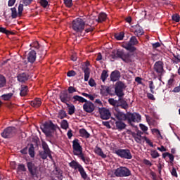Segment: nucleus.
<instances>
[{"instance_id": "27", "label": "nucleus", "mask_w": 180, "mask_h": 180, "mask_svg": "<svg viewBox=\"0 0 180 180\" xmlns=\"http://www.w3.org/2000/svg\"><path fill=\"white\" fill-rule=\"evenodd\" d=\"M122 60L124 63H131L133 61V56L130 55V53H125Z\"/></svg>"}, {"instance_id": "61", "label": "nucleus", "mask_w": 180, "mask_h": 180, "mask_svg": "<svg viewBox=\"0 0 180 180\" xmlns=\"http://www.w3.org/2000/svg\"><path fill=\"white\" fill-rule=\"evenodd\" d=\"M68 77H75V71L74 70H70L68 72L67 74Z\"/></svg>"}, {"instance_id": "25", "label": "nucleus", "mask_w": 180, "mask_h": 180, "mask_svg": "<svg viewBox=\"0 0 180 180\" xmlns=\"http://www.w3.org/2000/svg\"><path fill=\"white\" fill-rule=\"evenodd\" d=\"M27 60L30 63H34V61H36V51H30L28 53Z\"/></svg>"}, {"instance_id": "49", "label": "nucleus", "mask_w": 180, "mask_h": 180, "mask_svg": "<svg viewBox=\"0 0 180 180\" xmlns=\"http://www.w3.org/2000/svg\"><path fill=\"white\" fill-rule=\"evenodd\" d=\"M152 133H155V134H157V136H158V137H160V139H162V136L161 135V132H160V130H158V129H152Z\"/></svg>"}, {"instance_id": "6", "label": "nucleus", "mask_w": 180, "mask_h": 180, "mask_svg": "<svg viewBox=\"0 0 180 180\" xmlns=\"http://www.w3.org/2000/svg\"><path fill=\"white\" fill-rule=\"evenodd\" d=\"M69 165L71 168H73V169H78L82 178H83L84 179H86V172H85V169H84L82 165L79 164L78 162L72 160L71 162L69 163Z\"/></svg>"}, {"instance_id": "45", "label": "nucleus", "mask_w": 180, "mask_h": 180, "mask_svg": "<svg viewBox=\"0 0 180 180\" xmlns=\"http://www.w3.org/2000/svg\"><path fill=\"white\" fill-rule=\"evenodd\" d=\"M150 155L152 158H158V157H160V154L157 150H152L150 152Z\"/></svg>"}, {"instance_id": "18", "label": "nucleus", "mask_w": 180, "mask_h": 180, "mask_svg": "<svg viewBox=\"0 0 180 180\" xmlns=\"http://www.w3.org/2000/svg\"><path fill=\"white\" fill-rule=\"evenodd\" d=\"M125 54L126 53H124L123 50H120V49L114 50L112 51L111 57L112 58H113V60H115V58H121V60H123V58L124 57Z\"/></svg>"}, {"instance_id": "55", "label": "nucleus", "mask_w": 180, "mask_h": 180, "mask_svg": "<svg viewBox=\"0 0 180 180\" xmlns=\"http://www.w3.org/2000/svg\"><path fill=\"white\" fill-rule=\"evenodd\" d=\"M139 127L141 130H142L143 131H147V130H148V127H147L146 125L143 124H140Z\"/></svg>"}, {"instance_id": "50", "label": "nucleus", "mask_w": 180, "mask_h": 180, "mask_svg": "<svg viewBox=\"0 0 180 180\" xmlns=\"http://www.w3.org/2000/svg\"><path fill=\"white\" fill-rule=\"evenodd\" d=\"M172 20H174V22H179L180 16L178 14H174L172 16Z\"/></svg>"}, {"instance_id": "47", "label": "nucleus", "mask_w": 180, "mask_h": 180, "mask_svg": "<svg viewBox=\"0 0 180 180\" xmlns=\"http://www.w3.org/2000/svg\"><path fill=\"white\" fill-rule=\"evenodd\" d=\"M108 103L112 106H116V105H117V101L115 100V98H109Z\"/></svg>"}, {"instance_id": "46", "label": "nucleus", "mask_w": 180, "mask_h": 180, "mask_svg": "<svg viewBox=\"0 0 180 180\" xmlns=\"http://www.w3.org/2000/svg\"><path fill=\"white\" fill-rule=\"evenodd\" d=\"M11 16L13 19H15L16 16H18V12L16 11V8H11Z\"/></svg>"}, {"instance_id": "23", "label": "nucleus", "mask_w": 180, "mask_h": 180, "mask_svg": "<svg viewBox=\"0 0 180 180\" xmlns=\"http://www.w3.org/2000/svg\"><path fill=\"white\" fill-rule=\"evenodd\" d=\"M30 105L32 108H40L41 106V99L37 98L30 102Z\"/></svg>"}, {"instance_id": "10", "label": "nucleus", "mask_w": 180, "mask_h": 180, "mask_svg": "<svg viewBox=\"0 0 180 180\" xmlns=\"http://www.w3.org/2000/svg\"><path fill=\"white\" fill-rule=\"evenodd\" d=\"M42 148L44 151L39 152V157L42 158V160H46L47 157H49L51 160L53 158L51 156V151H50V148H49V145L46 143H42Z\"/></svg>"}, {"instance_id": "51", "label": "nucleus", "mask_w": 180, "mask_h": 180, "mask_svg": "<svg viewBox=\"0 0 180 180\" xmlns=\"http://www.w3.org/2000/svg\"><path fill=\"white\" fill-rule=\"evenodd\" d=\"M144 141H146V143L148 144V146H150V147H154L153 142H151V141L148 138L145 136V138L143 139V143Z\"/></svg>"}, {"instance_id": "24", "label": "nucleus", "mask_w": 180, "mask_h": 180, "mask_svg": "<svg viewBox=\"0 0 180 180\" xmlns=\"http://www.w3.org/2000/svg\"><path fill=\"white\" fill-rule=\"evenodd\" d=\"M74 103H77L79 102V103H84L86 102V99L84 98V97L76 95L72 97Z\"/></svg>"}, {"instance_id": "31", "label": "nucleus", "mask_w": 180, "mask_h": 180, "mask_svg": "<svg viewBox=\"0 0 180 180\" xmlns=\"http://www.w3.org/2000/svg\"><path fill=\"white\" fill-rule=\"evenodd\" d=\"M4 86H6V78L0 75V88H4Z\"/></svg>"}, {"instance_id": "16", "label": "nucleus", "mask_w": 180, "mask_h": 180, "mask_svg": "<svg viewBox=\"0 0 180 180\" xmlns=\"http://www.w3.org/2000/svg\"><path fill=\"white\" fill-rule=\"evenodd\" d=\"M154 70L158 75L164 74V63L161 61H158L154 65Z\"/></svg>"}, {"instance_id": "1", "label": "nucleus", "mask_w": 180, "mask_h": 180, "mask_svg": "<svg viewBox=\"0 0 180 180\" xmlns=\"http://www.w3.org/2000/svg\"><path fill=\"white\" fill-rule=\"evenodd\" d=\"M114 115L116 119L120 121L128 120L129 123L133 122L139 123L141 122V115L139 113H129L126 115L122 112H117Z\"/></svg>"}, {"instance_id": "5", "label": "nucleus", "mask_w": 180, "mask_h": 180, "mask_svg": "<svg viewBox=\"0 0 180 180\" xmlns=\"http://www.w3.org/2000/svg\"><path fill=\"white\" fill-rule=\"evenodd\" d=\"M113 174L115 176L120 178H123L124 176H130L131 175V172L126 167H120L114 170Z\"/></svg>"}, {"instance_id": "2", "label": "nucleus", "mask_w": 180, "mask_h": 180, "mask_svg": "<svg viewBox=\"0 0 180 180\" xmlns=\"http://www.w3.org/2000/svg\"><path fill=\"white\" fill-rule=\"evenodd\" d=\"M72 148L73 153L75 155H77V157L84 162V164H89L90 160L89 158L85 156L82 153V146L79 144V141L78 139H75L72 141Z\"/></svg>"}, {"instance_id": "41", "label": "nucleus", "mask_w": 180, "mask_h": 180, "mask_svg": "<svg viewBox=\"0 0 180 180\" xmlns=\"http://www.w3.org/2000/svg\"><path fill=\"white\" fill-rule=\"evenodd\" d=\"M124 37V33H123V32H120V33L115 34V38L117 40H123Z\"/></svg>"}, {"instance_id": "7", "label": "nucleus", "mask_w": 180, "mask_h": 180, "mask_svg": "<svg viewBox=\"0 0 180 180\" xmlns=\"http://www.w3.org/2000/svg\"><path fill=\"white\" fill-rule=\"evenodd\" d=\"M72 29L75 32H82L85 29V21L82 18H77L73 20Z\"/></svg>"}, {"instance_id": "36", "label": "nucleus", "mask_w": 180, "mask_h": 180, "mask_svg": "<svg viewBox=\"0 0 180 180\" xmlns=\"http://www.w3.org/2000/svg\"><path fill=\"white\" fill-rule=\"evenodd\" d=\"M84 81L86 82L89 79V75L91 72H89V69L88 68H84Z\"/></svg>"}, {"instance_id": "14", "label": "nucleus", "mask_w": 180, "mask_h": 180, "mask_svg": "<svg viewBox=\"0 0 180 180\" xmlns=\"http://www.w3.org/2000/svg\"><path fill=\"white\" fill-rule=\"evenodd\" d=\"M141 134H143V132H141V131H138L136 133H132V137L135 140L136 143H138V144H141V143H144V138L146 136H141Z\"/></svg>"}, {"instance_id": "43", "label": "nucleus", "mask_w": 180, "mask_h": 180, "mask_svg": "<svg viewBox=\"0 0 180 180\" xmlns=\"http://www.w3.org/2000/svg\"><path fill=\"white\" fill-rule=\"evenodd\" d=\"M108 77H109V75H108V72H106V70H103L101 74V79L103 82H105V81H106V78H108Z\"/></svg>"}, {"instance_id": "11", "label": "nucleus", "mask_w": 180, "mask_h": 180, "mask_svg": "<svg viewBox=\"0 0 180 180\" xmlns=\"http://www.w3.org/2000/svg\"><path fill=\"white\" fill-rule=\"evenodd\" d=\"M16 133V129L13 127H8L6 128L4 131L1 133V136L4 139H11L13 137Z\"/></svg>"}, {"instance_id": "57", "label": "nucleus", "mask_w": 180, "mask_h": 180, "mask_svg": "<svg viewBox=\"0 0 180 180\" xmlns=\"http://www.w3.org/2000/svg\"><path fill=\"white\" fill-rule=\"evenodd\" d=\"M18 169H19V171L25 172V171H26V167H25V165H19Z\"/></svg>"}, {"instance_id": "34", "label": "nucleus", "mask_w": 180, "mask_h": 180, "mask_svg": "<svg viewBox=\"0 0 180 180\" xmlns=\"http://www.w3.org/2000/svg\"><path fill=\"white\" fill-rule=\"evenodd\" d=\"M174 57L172 58V61L174 64H179L180 63V55L176 54H173Z\"/></svg>"}, {"instance_id": "58", "label": "nucleus", "mask_w": 180, "mask_h": 180, "mask_svg": "<svg viewBox=\"0 0 180 180\" xmlns=\"http://www.w3.org/2000/svg\"><path fill=\"white\" fill-rule=\"evenodd\" d=\"M89 85H90V86H95L96 85V83H95V80H94V79H91L89 81Z\"/></svg>"}, {"instance_id": "37", "label": "nucleus", "mask_w": 180, "mask_h": 180, "mask_svg": "<svg viewBox=\"0 0 180 180\" xmlns=\"http://www.w3.org/2000/svg\"><path fill=\"white\" fill-rule=\"evenodd\" d=\"M60 126L64 130H67L69 127L68 122L65 120H63L60 122Z\"/></svg>"}, {"instance_id": "63", "label": "nucleus", "mask_w": 180, "mask_h": 180, "mask_svg": "<svg viewBox=\"0 0 180 180\" xmlns=\"http://www.w3.org/2000/svg\"><path fill=\"white\" fill-rule=\"evenodd\" d=\"M160 46H161V44H160V42L152 44V46L153 49H158V47H160Z\"/></svg>"}, {"instance_id": "28", "label": "nucleus", "mask_w": 180, "mask_h": 180, "mask_svg": "<svg viewBox=\"0 0 180 180\" xmlns=\"http://www.w3.org/2000/svg\"><path fill=\"white\" fill-rule=\"evenodd\" d=\"M115 126H116L117 129H118V130H123V129L126 128V124H124L122 121H117L115 122Z\"/></svg>"}, {"instance_id": "12", "label": "nucleus", "mask_w": 180, "mask_h": 180, "mask_svg": "<svg viewBox=\"0 0 180 180\" xmlns=\"http://www.w3.org/2000/svg\"><path fill=\"white\" fill-rule=\"evenodd\" d=\"M136 44H139V40H137V38L135 36H133L130 38L129 41L127 43L124 47L126 49V50L133 51L135 49L133 46H136Z\"/></svg>"}, {"instance_id": "15", "label": "nucleus", "mask_w": 180, "mask_h": 180, "mask_svg": "<svg viewBox=\"0 0 180 180\" xmlns=\"http://www.w3.org/2000/svg\"><path fill=\"white\" fill-rule=\"evenodd\" d=\"M98 112L103 120H108V119L110 118V111H109V110L105 108H98Z\"/></svg>"}, {"instance_id": "62", "label": "nucleus", "mask_w": 180, "mask_h": 180, "mask_svg": "<svg viewBox=\"0 0 180 180\" xmlns=\"http://www.w3.org/2000/svg\"><path fill=\"white\" fill-rule=\"evenodd\" d=\"M172 85H174V78H171L168 81V86H169V88H171V86H172Z\"/></svg>"}, {"instance_id": "44", "label": "nucleus", "mask_w": 180, "mask_h": 180, "mask_svg": "<svg viewBox=\"0 0 180 180\" xmlns=\"http://www.w3.org/2000/svg\"><path fill=\"white\" fill-rule=\"evenodd\" d=\"M149 88L150 89L151 94H155L154 91V89H155V86H154L153 81H149Z\"/></svg>"}, {"instance_id": "59", "label": "nucleus", "mask_w": 180, "mask_h": 180, "mask_svg": "<svg viewBox=\"0 0 180 180\" xmlns=\"http://www.w3.org/2000/svg\"><path fill=\"white\" fill-rule=\"evenodd\" d=\"M33 0H22V2L25 5V6H27V5H30V4H32V1Z\"/></svg>"}, {"instance_id": "30", "label": "nucleus", "mask_w": 180, "mask_h": 180, "mask_svg": "<svg viewBox=\"0 0 180 180\" xmlns=\"http://www.w3.org/2000/svg\"><path fill=\"white\" fill-rule=\"evenodd\" d=\"M12 96H13V94L8 93V94L1 95V99H3V101H10V99H12Z\"/></svg>"}, {"instance_id": "13", "label": "nucleus", "mask_w": 180, "mask_h": 180, "mask_svg": "<svg viewBox=\"0 0 180 180\" xmlns=\"http://www.w3.org/2000/svg\"><path fill=\"white\" fill-rule=\"evenodd\" d=\"M84 103H85L83 105L84 112H86V113H92V112L95 110V105L87 100H86Z\"/></svg>"}, {"instance_id": "40", "label": "nucleus", "mask_w": 180, "mask_h": 180, "mask_svg": "<svg viewBox=\"0 0 180 180\" xmlns=\"http://www.w3.org/2000/svg\"><path fill=\"white\" fill-rule=\"evenodd\" d=\"M0 33H4V34H6L7 36L9 34H12V32L11 31L6 30V28L3 27H0Z\"/></svg>"}, {"instance_id": "56", "label": "nucleus", "mask_w": 180, "mask_h": 180, "mask_svg": "<svg viewBox=\"0 0 180 180\" xmlns=\"http://www.w3.org/2000/svg\"><path fill=\"white\" fill-rule=\"evenodd\" d=\"M147 97L148 99H150V101H155V98L154 97V95L151 93H148L147 94Z\"/></svg>"}, {"instance_id": "4", "label": "nucleus", "mask_w": 180, "mask_h": 180, "mask_svg": "<svg viewBox=\"0 0 180 180\" xmlns=\"http://www.w3.org/2000/svg\"><path fill=\"white\" fill-rule=\"evenodd\" d=\"M27 166L30 174H31L32 176L34 177V179H40V178H41V171L39 167L34 165V163L28 162L27 163Z\"/></svg>"}, {"instance_id": "48", "label": "nucleus", "mask_w": 180, "mask_h": 180, "mask_svg": "<svg viewBox=\"0 0 180 180\" xmlns=\"http://www.w3.org/2000/svg\"><path fill=\"white\" fill-rule=\"evenodd\" d=\"M64 4L68 8L72 6V0H64Z\"/></svg>"}, {"instance_id": "26", "label": "nucleus", "mask_w": 180, "mask_h": 180, "mask_svg": "<svg viewBox=\"0 0 180 180\" xmlns=\"http://www.w3.org/2000/svg\"><path fill=\"white\" fill-rule=\"evenodd\" d=\"M94 153L99 157H101V158H106V154L103 153V150L99 147L95 148Z\"/></svg>"}, {"instance_id": "35", "label": "nucleus", "mask_w": 180, "mask_h": 180, "mask_svg": "<svg viewBox=\"0 0 180 180\" xmlns=\"http://www.w3.org/2000/svg\"><path fill=\"white\" fill-rule=\"evenodd\" d=\"M104 20H106V13H101L99 14L97 21L101 23V22H104Z\"/></svg>"}, {"instance_id": "52", "label": "nucleus", "mask_w": 180, "mask_h": 180, "mask_svg": "<svg viewBox=\"0 0 180 180\" xmlns=\"http://www.w3.org/2000/svg\"><path fill=\"white\" fill-rule=\"evenodd\" d=\"M23 12V4H20L18 6V15L20 16Z\"/></svg>"}, {"instance_id": "22", "label": "nucleus", "mask_w": 180, "mask_h": 180, "mask_svg": "<svg viewBox=\"0 0 180 180\" xmlns=\"http://www.w3.org/2000/svg\"><path fill=\"white\" fill-rule=\"evenodd\" d=\"M18 81L19 82H26L29 79V75L26 72L20 73L18 76Z\"/></svg>"}, {"instance_id": "33", "label": "nucleus", "mask_w": 180, "mask_h": 180, "mask_svg": "<svg viewBox=\"0 0 180 180\" xmlns=\"http://www.w3.org/2000/svg\"><path fill=\"white\" fill-rule=\"evenodd\" d=\"M68 108V115H74L75 113V106L74 105H70L68 103H66Z\"/></svg>"}, {"instance_id": "29", "label": "nucleus", "mask_w": 180, "mask_h": 180, "mask_svg": "<svg viewBox=\"0 0 180 180\" xmlns=\"http://www.w3.org/2000/svg\"><path fill=\"white\" fill-rule=\"evenodd\" d=\"M79 134L81 137H84V139H89V136H91V134H89V133H88V131H86L85 129H80Z\"/></svg>"}, {"instance_id": "42", "label": "nucleus", "mask_w": 180, "mask_h": 180, "mask_svg": "<svg viewBox=\"0 0 180 180\" xmlns=\"http://www.w3.org/2000/svg\"><path fill=\"white\" fill-rule=\"evenodd\" d=\"M119 102L121 103V108H122V109H127V108H129V104H127V102H126L124 99L122 98V101H119Z\"/></svg>"}, {"instance_id": "53", "label": "nucleus", "mask_w": 180, "mask_h": 180, "mask_svg": "<svg viewBox=\"0 0 180 180\" xmlns=\"http://www.w3.org/2000/svg\"><path fill=\"white\" fill-rule=\"evenodd\" d=\"M40 4L44 8H46L47 6V5H49V1H47V0H41L40 1Z\"/></svg>"}, {"instance_id": "38", "label": "nucleus", "mask_w": 180, "mask_h": 180, "mask_svg": "<svg viewBox=\"0 0 180 180\" xmlns=\"http://www.w3.org/2000/svg\"><path fill=\"white\" fill-rule=\"evenodd\" d=\"M58 117L59 119H64V117H67V112L64 110H60L58 112Z\"/></svg>"}, {"instance_id": "9", "label": "nucleus", "mask_w": 180, "mask_h": 180, "mask_svg": "<svg viewBox=\"0 0 180 180\" xmlns=\"http://www.w3.org/2000/svg\"><path fill=\"white\" fill-rule=\"evenodd\" d=\"M123 88H124V84L122 82H118L116 84V86L115 89V92L117 96H118L120 102L123 101V96H124V94L123 93Z\"/></svg>"}, {"instance_id": "64", "label": "nucleus", "mask_w": 180, "mask_h": 180, "mask_svg": "<svg viewBox=\"0 0 180 180\" xmlns=\"http://www.w3.org/2000/svg\"><path fill=\"white\" fill-rule=\"evenodd\" d=\"M15 2H16V0H9L8 3V6H13V5H15Z\"/></svg>"}, {"instance_id": "19", "label": "nucleus", "mask_w": 180, "mask_h": 180, "mask_svg": "<svg viewBox=\"0 0 180 180\" xmlns=\"http://www.w3.org/2000/svg\"><path fill=\"white\" fill-rule=\"evenodd\" d=\"M111 92H112V90H111V89H110L109 86H101V94L103 96H108V95H110Z\"/></svg>"}, {"instance_id": "60", "label": "nucleus", "mask_w": 180, "mask_h": 180, "mask_svg": "<svg viewBox=\"0 0 180 180\" xmlns=\"http://www.w3.org/2000/svg\"><path fill=\"white\" fill-rule=\"evenodd\" d=\"M171 174L173 176H176V178L178 177V174L176 173V169H175V168L172 169Z\"/></svg>"}, {"instance_id": "8", "label": "nucleus", "mask_w": 180, "mask_h": 180, "mask_svg": "<svg viewBox=\"0 0 180 180\" xmlns=\"http://www.w3.org/2000/svg\"><path fill=\"white\" fill-rule=\"evenodd\" d=\"M115 154L124 160H131L133 158V155H131V153L129 149H118L115 151Z\"/></svg>"}, {"instance_id": "3", "label": "nucleus", "mask_w": 180, "mask_h": 180, "mask_svg": "<svg viewBox=\"0 0 180 180\" xmlns=\"http://www.w3.org/2000/svg\"><path fill=\"white\" fill-rule=\"evenodd\" d=\"M41 129L48 137L51 136V133H54L57 129H60L57 124H54L51 121L45 122L41 127Z\"/></svg>"}, {"instance_id": "32", "label": "nucleus", "mask_w": 180, "mask_h": 180, "mask_svg": "<svg viewBox=\"0 0 180 180\" xmlns=\"http://www.w3.org/2000/svg\"><path fill=\"white\" fill-rule=\"evenodd\" d=\"M20 95V96H26L27 95V86H21Z\"/></svg>"}, {"instance_id": "20", "label": "nucleus", "mask_w": 180, "mask_h": 180, "mask_svg": "<svg viewBox=\"0 0 180 180\" xmlns=\"http://www.w3.org/2000/svg\"><path fill=\"white\" fill-rule=\"evenodd\" d=\"M120 78V72H119L118 70H115L111 72L110 80L112 81V82H115V81H119Z\"/></svg>"}, {"instance_id": "21", "label": "nucleus", "mask_w": 180, "mask_h": 180, "mask_svg": "<svg viewBox=\"0 0 180 180\" xmlns=\"http://www.w3.org/2000/svg\"><path fill=\"white\" fill-rule=\"evenodd\" d=\"M134 35L137 36L138 37H140V36H143L144 34V31L143 30V28L139 25H136L134 27Z\"/></svg>"}, {"instance_id": "39", "label": "nucleus", "mask_w": 180, "mask_h": 180, "mask_svg": "<svg viewBox=\"0 0 180 180\" xmlns=\"http://www.w3.org/2000/svg\"><path fill=\"white\" fill-rule=\"evenodd\" d=\"M28 151L31 158H34V147L33 146V145L30 146Z\"/></svg>"}, {"instance_id": "54", "label": "nucleus", "mask_w": 180, "mask_h": 180, "mask_svg": "<svg viewBox=\"0 0 180 180\" xmlns=\"http://www.w3.org/2000/svg\"><path fill=\"white\" fill-rule=\"evenodd\" d=\"M68 91L69 94H74V92H77V89H75L74 86H69Z\"/></svg>"}, {"instance_id": "17", "label": "nucleus", "mask_w": 180, "mask_h": 180, "mask_svg": "<svg viewBox=\"0 0 180 180\" xmlns=\"http://www.w3.org/2000/svg\"><path fill=\"white\" fill-rule=\"evenodd\" d=\"M60 99L63 103H68V102H70L71 101V96L68 94L67 91H61L60 94Z\"/></svg>"}]
</instances>
